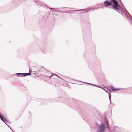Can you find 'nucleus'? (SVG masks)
<instances>
[{
    "label": "nucleus",
    "mask_w": 132,
    "mask_h": 132,
    "mask_svg": "<svg viewBox=\"0 0 132 132\" xmlns=\"http://www.w3.org/2000/svg\"><path fill=\"white\" fill-rule=\"evenodd\" d=\"M111 6L114 10L118 12L120 9V7L118 5V2L115 0H110Z\"/></svg>",
    "instance_id": "nucleus-1"
},
{
    "label": "nucleus",
    "mask_w": 132,
    "mask_h": 132,
    "mask_svg": "<svg viewBox=\"0 0 132 132\" xmlns=\"http://www.w3.org/2000/svg\"><path fill=\"white\" fill-rule=\"evenodd\" d=\"M105 127L104 125L102 124L99 127V129L97 131V132H103L104 130Z\"/></svg>",
    "instance_id": "nucleus-2"
},
{
    "label": "nucleus",
    "mask_w": 132,
    "mask_h": 132,
    "mask_svg": "<svg viewBox=\"0 0 132 132\" xmlns=\"http://www.w3.org/2000/svg\"><path fill=\"white\" fill-rule=\"evenodd\" d=\"M0 118L4 122H7V120L0 113Z\"/></svg>",
    "instance_id": "nucleus-3"
},
{
    "label": "nucleus",
    "mask_w": 132,
    "mask_h": 132,
    "mask_svg": "<svg viewBox=\"0 0 132 132\" xmlns=\"http://www.w3.org/2000/svg\"><path fill=\"white\" fill-rule=\"evenodd\" d=\"M104 4L105 5V6L106 7H107L109 5L111 6L110 2L108 1H106L104 2Z\"/></svg>",
    "instance_id": "nucleus-4"
},
{
    "label": "nucleus",
    "mask_w": 132,
    "mask_h": 132,
    "mask_svg": "<svg viewBox=\"0 0 132 132\" xmlns=\"http://www.w3.org/2000/svg\"><path fill=\"white\" fill-rule=\"evenodd\" d=\"M20 74H21V75H20V76H21V77L23 76H27L28 75H30L31 74V73H20Z\"/></svg>",
    "instance_id": "nucleus-5"
},
{
    "label": "nucleus",
    "mask_w": 132,
    "mask_h": 132,
    "mask_svg": "<svg viewBox=\"0 0 132 132\" xmlns=\"http://www.w3.org/2000/svg\"><path fill=\"white\" fill-rule=\"evenodd\" d=\"M111 89L112 90H113L114 91H115L116 90H119V89L118 88H115L112 87H111Z\"/></svg>",
    "instance_id": "nucleus-6"
},
{
    "label": "nucleus",
    "mask_w": 132,
    "mask_h": 132,
    "mask_svg": "<svg viewBox=\"0 0 132 132\" xmlns=\"http://www.w3.org/2000/svg\"><path fill=\"white\" fill-rule=\"evenodd\" d=\"M16 74L18 76H20V75H21V74H20V73H17Z\"/></svg>",
    "instance_id": "nucleus-7"
},
{
    "label": "nucleus",
    "mask_w": 132,
    "mask_h": 132,
    "mask_svg": "<svg viewBox=\"0 0 132 132\" xmlns=\"http://www.w3.org/2000/svg\"><path fill=\"white\" fill-rule=\"evenodd\" d=\"M109 99H110V101H111V100L110 98V97H109Z\"/></svg>",
    "instance_id": "nucleus-8"
},
{
    "label": "nucleus",
    "mask_w": 132,
    "mask_h": 132,
    "mask_svg": "<svg viewBox=\"0 0 132 132\" xmlns=\"http://www.w3.org/2000/svg\"><path fill=\"white\" fill-rule=\"evenodd\" d=\"M107 124H108V122H107Z\"/></svg>",
    "instance_id": "nucleus-9"
}]
</instances>
